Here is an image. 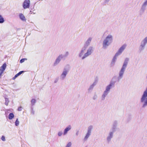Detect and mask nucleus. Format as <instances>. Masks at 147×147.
I'll use <instances>...</instances> for the list:
<instances>
[{
  "label": "nucleus",
  "mask_w": 147,
  "mask_h": 147,
  "mask_svg": "<svg viewBox=\"0 0 147 147\" xmlns=\"http://www.w3.org/2000/svg\"><path fill=\"white\" fill-rule=\"evenodd\" d=\"M92 38L89 37L86 41L83 47L82 48L78 54V57L83 60L90 55L94 51V49L92 46L89 47L86 50L88 46L90 44Z\"/></svg>",
  "instance_id": "nucleus-1"
},
{
  "label": "nucleus",
  "mask_w": 147,
  "mask_h": 147,
  "mask_svg": "<svg viewBox=\"0 0 147 147\" xmlns=\"http://www.w3.org/2000/svg\"><path fill=\"white\" fill-rule=\"evenodd\" d=\"M113 40V36L111 34L108 35L103 39L102 43V48L107 49L111 45Z\"/></svg>",
  "instance_id": "nucleus-2"
},
{
  "label": "nucleus",
  "mask_w": 147,
  "mask_h": 147,
  "mask_svg": "<svg viewBox=\"0 0 147 147\" xmlns=\"http://www.w3.org/2000/svg\"><path fill=\"white\" fill-rule=\"evenodd\" d=\"M129 60V59L128 58L125 59L122 67L119 72L117 78L118 81H119L123 78Z\"/></svg>",
  "instance_id": "nucleus-3"
},
{
  "label": "nucleus",
  "mask_w": 147,
  "mask_h": 147,
  "mask_svg": "<svg viewBox=\"0 0 147 147\" xmlns=\"http://www.w3.org/2000/svg\"><path fill=\"white\" fill-rule=\"evenodd\" d=\"M113 85L114 84L111 82L109 85L106 86L105 90L104 91L101 96V99L102 100H105V97L110 92V90L112 88Z\"/></svg>",
  "instance_id": "nucleus-4"
},
{
  "label": "nucleus",
  "mask_w": 147,
  "mask_h": 147,
  "mask_svg": "<svg viewBox=\"0 0 147 147\" xmlns=\"http://www.w3.org/2000/svg\"><path fill=\"white\" fill-rule=\"evenodd\" d=\"M140 102L142 104V107L145 108L147 106V94L143 93L140 99Z\"/></svg>",
  "instance_id": "nucleus-5"
},
{
  "label": "nucleus",
  "mask_w": 147,
  "mask_h": 147,
  "mask_svg": "<svg viewBox=\"0 0 147 147\" xmlns=\"http://www.w3.org/2000/svg\"><path fill=\"white\" fill-rule=\"evenodd\" d=\"M147 44V36L144 38L141 41L140 45L138 48L140 52L143 51L145 49L146 45Z\"/></svg>",
  "instance_id": "nucleus-6"
},
{
  "label": "nucleus",
  "mask_w": 147,
  "mask_h": 147,
  "mask_svg": "<svg viewBox=\"0 0 147 147\" xmlns=\"http://www.w3.org/2000/svg\"><path fill=\"white\" fill-rule=\"evenodd\" d=\"M115 131L114 128H113L112 131H110L107 136L106 140L107 142H110L112 138H113L114 133Z\"/></svg>",
  "instance_id": "nucleus-7"
},
{
  "label": "nucleus",
  "mask_w": 147,
  "mask_h": 147,
  "mask_svg": "<svg viewBox=\"0 0 147 147\" xmlns=\"http://www.w3.org/2000/svg\"><path fill=\"white\" fill-rule=\"evenodd\" d=\"M69 72V70L66 68L64 69L62 74L60 76V78L61 80H63L66 77Z\"/></svg>",
  "instance_id": "nucleus-8"
},
{
  "label": "nucleus",
  "mask_w": 147,
  "mask_h": 147,
  "mask_svg": "<svg viewBox=\"0 0 147 147\" xmlns=\"http://www.w3.org/2000/svg\"><path fill=\"white\" fill-rule=\"evenodd\" d=\"M64 57L63 55L61 54L59 55L56 59L54 62L53 65L54 66H56L59 64L61 60Z\"/></svg>",
  "instance_id": "nucleus-9"
},
{
  "label": "nucleus",
  "mask_w": 147,
  "mask_h": 147,
  "mask_svg": "<svg viewBox=\"0 0 147 147\" xmlns=\"http://www.w3.org/2000/svg\"><path fill=\"white\" fill-rule=\"evenodd\" d=\"M127 46V45L126 44H124L123 45L119 48L116 53L120 55L125 49Z\"/></svg>",
  "instance_id": "nucleus-10"
},
{
  "label": "nucleus",
  "mask_w": 147,
  "mask_h": 147,
  "mask_svg": "<svg viewBox=\"0 0 147 147\" xmlns=\"http://www.w3.org/2000/svg\"><path fill=\"white\" fill-rule=\"evenodd\" d=\"M30 5V0H25L24 1L23 6L24 9L28 8L29 7Z\"/></svg>",
  "instance_id": "nucleus-11"
},
{
  "label": "nucleus",
  "mask_w": 147,
  "mask_h": 147,
  "mask_svg": "<svg viewBox=\"0 0 147 147\" xmlns=\"http://www.w3.org/2000/svg\"><path fill=\"white\" fill-rule=\"evenodd\" d=\"M119 56V55H118L117 53H115L113 59H112L111 62V66H113L115 65V63L117 61V58Z\"/></svg>",
  "instance_id": "nucleus-12"
},
{
  "label": "nucleus",
  "mask_w": 147,
  "mask_h": 147,
  "mask_svg": "<svg viewBox=\"0 0 147 147\" xmlns=\"http://www.w3.org/2000/svg\"><path fill=\"white\" fill-rule=\"evenodd\" d=\"M6 67V63H4L1 66L0 69V78L2 76V74L3 73Z\"/></svg>",
  "instance_id": "nucleus-13"
},
{
  "label": "nucleus",
  "mask_w": 147,
  "mask_h": 147,
  "mask_svg": "<svg viewBox=\"0 0 147 147\" xmlns=\"http://www.w3.org/2000/svg\"><path fill=\"white\" fill-rule=\"evenodd\" d=\"M71 129V125H69L67 127L64 129L63 132V135H66L69 131Z\"/></svg>",
  "instance_id": "nucleus-14"
},
{
  "label": "nucleus",
  "mask_w": 147,
  "mask_h": 147,
  "mask_svg": "<svg viewBox=\"0 0 147 147\" xmlns=\"http://www.w3.org/2000/svg\"><path fill=\"white\" fill-rule=\"evenodd\" d=\"M93 128V126L90 125L89 126L87 129V131L86 133L89 134H91Z\"/></svg>",
  "instance_id": "nucleus-15"
},
{
  "label": "nucleus",
  "mask_w": 147,
  "mask_h": 147,
  "mask_svg": "<svg viewBox=\"0 0 147 147\" xmlns=\"http://www.w3.org/2000/svg\"><path fill=\"white\" fill-rule=\"evenodd\" d=\"M91 135L89 134L86 133L83 138V141L84 142L87 141Z\"/></svg>",
  "instance_id": "nucleus-16"
},
{
  "label": "nucleus",
  "mask_w": 147,
  "mask_h": 147,
  "mask_svg": "<svg viewBox=\"0 0 147 147\" xmlns=\"http://www.w3.org/2000/svg\"><path fill=\"white\" fill-rule=\"evenodd\" d=\"M19 16L20 19L23 21H26V19L24 15L22 13L19 14Z\"/></svg>",
  "instance_id": "nucleus-17"
},
{
  "label": "nucleus",
  "mask_w": 147,
  "mask_h": 147,
  "mask_svg": "<svg viewBox=\"0 0 147 147\" xmlns=\"http://www.w3.org/2000/svg\"><path fill=\"white\" fill-rule=\"evenodd\" d=\"M24 72V71H20L17 74H16L15 76H14V77L13 78V80L15 79L18 76L20 75L23 72Z\"/></svg>",
  "instance_id": "nucleus-18"
},
{
  "label": "nucleus",
  "mask_w": 147,
  "mask_h": 147,
  "mask_svg": "<svg viewBox=\"0 0 147 147\" xmlns=\"http://www.w3.org/2000/svg\"><path fill=\"white\" fill-rule=\"evenodd\" d=\"M14 115L13 113H10L8 116V118L10 120L12 119L14 117Z\"/></svg>",
  "instance_id": "nucleus-19"
},
{
  "label": "nucleus",
  "mask_w": 147,
  "mask_h": 147,
  "mask_svg": "<svg viewBox=\"0 0 147 147\" xmlns=\"http://www.w3.org/2000/svg\"><path fill=\"white\" fill-rule=\"evenodd\" d=\"M5 22V20L3 17L0 14V24H2Z\"/></svg>",
  "instance_id": "nucleus-20"
},
{
  "label": "nucleus",
  "mask_w": 147,
  "mask_h": 147,
  "mask_svg": "<svg viewBox=\"0 0 147 147\" xmlns=\"http://www.w3.org/2000/svg\"><path fill=\"white\" fill-rule=\"evenodd\" d=\"M5 104L7 106L8 105L9 103V101L8 98L6 97H5Z\"/></svg>",
  "instance_id": "nucleus-21"
},
{
  "label": "nucleus",
  "mask_w": 147,
  "mask_h": 147,
  "mask_svg": "<svg viewBox=\"0 0 147 147\" xmlns=\"http://www.w3.org/2000/svg\"><path fill=\"white\" fill-rule=\"evenodd\" d=\"M36 100L34 99H33L31 101V104L32 106H33L34 105L36 102Z\"/></svg>",
  "instance_id": "nucleus-22"
},
{
  "label": "nucleus",
  "mask_w": 147,
  "mask_h": 147,
  "mask_svg": "<svg viewBox=\"0 0 147 147\" xmlns=\"http://www.w3.org/2000/svg\"><path fill=\"white\" fill-rule=\"evenodd\" d=\"M146 7L143 6L142 5L141 8L140 10L141 11L143 12L145 11L146 9Z\"/></svg>",
  "instance_id": "nucleus-23"
},
{
  "label": "nucleus",
  "mask_w": 147,
  "mask_h": 147,
  "mask_svg": "<svg viewBox=\"0 0 147 147\" xmlns=\"http://www.w3.org/2000/svg\"><path fill=\"white\" fill-rule=\"evenodd\" d=\"M20 122L18 121V119H17L15 122V125L16 126H18Z\"/></svg>",
  "instance_id": "nucleus-24"
},
{
  "label": "nucleus",
  "mask_w": 147,
  "mask_h": 147,
  "mask_svg": "<svg viewBox=\"0 0 147 147\" xmlns=\"http://www.w3.org/2000/svg\"><path fill=\"white\" fill-rule=\"evenodd\" d=\"M71 142H69L67 144L65 147H71Z\"/></svg>",
  "instance_id": "nucleus-25"
},
{
  "label": "nucleus",
  "mask_w": 147,
  "mask_h": 147,
  "mask_svg": "<svg viewBox=\"0 0 147 147\" xmlns=\"http://www.w3.org/2000/svg\"><path fill=\"white\" fill-rule=\"evenodd\" d=\"M142 5L146 7L147 6V0H146L143 3Z\"/></svg>",
  "instance_id": "nucleus-26"
},
{
  "label": "nucleus",
  "mask_w": 147,
  "mask_h": 147,
  "mask_svg": "<svg viewBox=\"0 0 147 147\" xmlns=\"http://www.w3.org/2000/svg\"><path fill=\"white\" fill-rule=\"evenodd\" d=\"M69 55V52L68 51L65 52L64 54V55H63L64 57H67Z\"/></svg>",
  "instance_id": "nucleus-27"
},
{
  "label": "nucleus",
  "mask_w": 147,
  "mask_h": 147,
  "mask_svg": "<svg viewBox=\"0 0 147 147\" xmlns=\"http://www.w3.org/2000/svg\"><path fill=\"white\" fill-rule=\"evenodd\" d=\"M63 134V133L61 131H59L58 132V135L59 136H61Z\"/></svg>",
  "instance_id": "nucleus-28"
},
{
  "label": "nucleus",
  "mask_w": 147,
  "mask_h": 147,
  "mask_svg": "<svg viewBox=\"0 0 147 147\" xmlns=\"http://www.w3.org/2000/svg\"><path fill=\"white\" fill-rule=\"evenodd\" d=\"M27 59L26 58H24L20 60V62L21 63H22L24 62L25 61L27 60Z\"/></svg>",
  "instance_id": "nucleus-29"
},
{
  "label": "nucleus",
  "mask_w": 147,
  "mask_h": 147,
  "mask_svg": "<svg viewBox=\"0 0 147 147\" xmlns=\"http://www.w3.org/2000/svg\"><path fill=\"white\" fill-rule=\"evenodd\" d=\"M94 87V86H93V85H92L89 87V88L88 89V90L89 91L90 90H92V89H93Z\"/></svg>",
  "instance_id": "nucleus-30"
},
{
  "label": "nucleus",
  "mask_w": 147,
  "mask_h": 147,
  "mask_svg": "<svg viewBox=\"0 0 147 147\" xmlns=\"http://www.w3.org/2000/svg\"><path fill=\"white\" fill-rule=\"evenodd\" d=\"M1 140L3 141H5V137L4 136H2L1 138Z\"/></svg>",
  "instance_id": "nucleus-31"
},
{
  "label": "nucleus",
  "mask_w": 147,
  "mask_h": 147,
  "mask_svg": "<svg viewBox=\"0 0 147 147\" xmlns=\"http://www.w3.org/2000/svg\"><path fill=\"white\" fill-rule=\"evenodd\" d=\"M97 98V96L96 95H95L93 97V99L95 100V99H96Z\"/></svg>",
  "instance_id": "nucleus-32"
},
{
  "label": "nucleus",
  "mask_w": 147,
  "mask_h": 147,
  "mask_svg": "<svg viewBox=\"0 0 147 147\" xmlns=\"http://www.w3.org/2000/svg\"><path fill=\"white\" fill-rule=\"evenodd\" d=\"M22 107L21 106H20L18 108V110L19 111H21L22 110Z\"/></svg>",
  "instance_id": "nucleus-33"
},
{
  "label": "nucleus",
  "mask_w": 147,
  "mask_h": 147,
  "mask_svg": "<svg viewBox=\"0 0 147 147\" xmlns=\"http://www.w3.org/2000/svg\"><path fill=\"white\" fill-rule=\"evenodd\" d=\"M143 93L147 94V86L146 89V90Z\"/></svg>",
  "instance_id": "nucleus-34"
},
{
  "label": "nucleus",
  "mask_w": 147,
  "mask_h": 147,
  "mask_svg": "<svg viewBox=\"0 0 147 147\" xmlns=\"http://www.w3.org/2000/svg\"><path fill=\"white\" fill-rule=\"evenodd\" d=\"M96 84V82H94L93 84H92V85H93V86H94Z\"/></svg>",
  "instance_id": "nucleus-35"
},
{
  "label": "nucleus",
  "mask_w": 147,
  "mask_h": 147,
  "mask_svg": "<svg viewBox=\"0 0 147 147\" xmlns=\"http://www.w3.org/2000/svg\"><path fill=\"white\" fill-rule=\"evenodd\" d=\"M31 113L32 114H34V111H33V110L32 109Z\"/></svg>",
  "instance_id": "nucleus-36"
},
{
  "label": "nucleus",
  "mask_w": 147,
  "mask_h": 147,
  "mask_svg": "<svg viewBox=\"0 0 147 147\" xmlns=\"http://www.w3.org/2000/svg\"><path fill=\"white\" fill-rule=\"evenodd\" d=\"M78 133H79V131H78L76 133V135L77 136L78 135Z\"/></svg>",
  "instance_id": "nucleus-37"
},
{
  "label": "nucleus",
  "mask_w": 147,
  "mask_h": 147,
  "mask_svg": "<svg viewBox=\"0 0 147 147\" xmlns=\"http://www.w3.org/2000/svg\"><path fill=\"white\" fill-rule=\"evenodd\" d=\"M107 1H109L110 0H106Z\"/></svg>",
  "instance_id": "nucleus-38"
},
{
  "label": "nucleus",
  "mask_w": 147,
  "mask_h": 147,
  "mask_svg": "<svg viewBox=\"0 0 147 147\" xmlns=\"http://www.w3.org/2000/svg\"><path fill=\"white\" fill-rule=\"evenodd\" d=\"M9 110H8V109H7V111H9Z\"/></svg>",
  "instance_id": "nucleus-39"
},
{
  "label": "nucleus",
  "mask_w": 147,
  "mask_h": 147,
  "mask_svg": "<svg viewBox=\"0 0 147 147\" xmlns=\"http://www.w3.org/2000/svg\"><path fill=\"white\" fill-rule=\"evenodd\" d=\"M55 82L56 83V81H55Z\"/></svg>",
  "instance_id": "nucleus-40"
}]
</instances>
